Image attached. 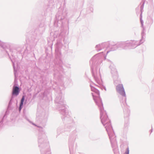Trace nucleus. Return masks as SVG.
I'll return each instance as SVG.
<instances>
[{
    "label": "nucleus",
    "instance_id": "1",
    "mask_svg": "<svg viewBox=\"0 0 154 154\" xmlns=\"http://www.w3.org/2000/svg\"><path fill=\"white\" fill-rule=\"evenodd\" d=\"M102 54H103L102 52L97 54L93 56L90 61L91 65V69L94 78L98 85L90 84L91 91L95 93L96 95L92 93L94 100L96 104L98 106L100 112V119L102 123L105 127L107 132L110 139L112 147L113 149H117V143L116 136L110 124V121L108 118L106 111L104 110L102 100L100 97V92L97 88L102 90L104 89L106 91V87L102 85V81L101 77L100 70V67L102 65L101 60L98 61L95 65L96 62L98 58L97 57Z\"/></svg>",
    "mask_w": 154,
    "mask_h": 154
},
{
    "label": "nucleus",
    "instance_id": "2",
    "mask_svg": "<svg viewBox=\"0 0 154 154\" xmlns=\"http://www.w3.org/2000/svg\"><path fill=\"white\" fill-rule=\"evenodd\" d=\"M38 145L41 154H51L48 142L45 134H39Z\"/></svg>",
    "mask_w": 154,
    "mask_h": 154
},
{
    "label": "nucleus",
    "instance_id": "3",
    "mask_svg": "<svg viewBox=\"0 0 154 154\" xmlns=\"http://www.w3.org/2000/svg\"><path fill=\"white\" fill-rule=\"evenodd\" d=\"M55 102L57 103V108L60 111V113L62 115L65 116L64 120L66 119L68 117V113L66 107L65 102L64 100L63 97L61 93L60 94L59 96H57L55 100Z\"/></svg>",
    "mask_w": 154,
    "mask_h": 154
},
{
    "label": "nucleus",
    "instance_id": "4",
    "mask_svg": "<svg viewBox=\"0 0 154 154\" xmlns=\"http://www.w3.org/2000/svg\"><path fill=\"white\" fill-rule=\"evenodd\" d=\"M116 91L122 96L125 97V103L124 105H126V94L125 89L122 84H119L116 86Z\"/></svg>",
    "mask_w": 154,
    "mask_h": 154
},
{
    "label": "nucleus",
    "instance_id": "5",
    "mask_svg": "<svg viewBox=\"0 0 154 154\" xmlns=\"http://www.w3.org/2000/svg\"><path fill=\"white\" fill-rule=\"evenodd\" d=\"M109 44V42H107L97 45L95 47V49L98 51H99L104 48L108 47Z\"/></svg>",
    "mask_w": 154,
    "mask_h": 154
},
{
    "label": "nucleus",
    "instance_id": "6",
    "mask_svg": "<svg viewBox=\"0 0 154 154\" xmlns=\"http://www.w3.org/2000/svg\"><path fill=\"white\" fill-rule=\"evenodd\" d=\"M128 41L129 48H134L140 45L139 41L131 40Z\"/></svg>",
    "mask_w": 154,
    "mask_h": 154
},
{
    "label": "nucleus",
    "instance_id": "7",
    "mask_svg": "<svg viewBox=\"0 0 154 154\" xmlns=\"http://www.w3.org/2000/svg\"><path fill=\"white\" fill-rule=\"evenodd\" d=\"M118 45L120 49H126L129 48L128 41L118 42Z\"/></svg>",
    "mask_w": 154,
    "mask_h": 154
},
{
    "label": "nucleus",
    "instance_id": "8",
    "mask_svg": "<svg viewBox=\"0 0 154 154\" xmlns=\"http://www.w3.org/2000/svg\"><path fill=\"white\" fill-rule=\"evenodd\" d=\"M109 68L111 69V72L112 76L117 77L118 76V72L114 64L111 63V64L109 66Z\"/></svg>",
    "mask_w": 154,
    "mask_h": 154
},
{
    "label": "nucleus",
    "instance_id": "9",
    "mask_svg": "<svg viewBox=\"0 0 154 154\" xmlns=\"http://www.w3.org/2000/svg\"><path fill=\"white\" fill-rule=\"evenodd\" d=\"M109 42V44L108 47L110 48V51H114L119 48V47L118 45V42L115 44L113 42Z\"/></svg>",
    "mask_w": 154,
    "mask_h": 154
},
{
    "label": "nucleus",
    "instance_id": "10",
    "mask_svg": "<svg viewBox=\"0 0 154 154\" xmlns=\"http://www.w3.org/2000/svg\"><path fill=\"white\" fill-rule=\"evenodd\" d=\"M124 116L125 118H126V122L125 125H127V126L128 123V117L129 116L130 114V111L129 109L128 108H126L124 110Z\"/></svg>",
    "mask_w": 154,
    "mask_h": 154
},
{
    "label": "nucleus",
    "instance_id": "11",
    "mask_svg": "<svg viewBox=\"0 0 154 154\" xmlns=\"http://www.w3.org/2000/svg\"><path fill=\"white\" fill-rule=\"evenodd\" d=\"M19 87L17 86H14L13 88L12 96L14 95L17 96L19 94Z\"/></svg>",
    "mask_w": 154,
    "mask_h": 154
},
{
    "label": "nucleus",
    "instance_id": "12",
    "mask_svg": "<svg viewBox=\"0 0 154 154\" xmlns=\"http://www.w3.org/2000/svg\"><path fill=\"white\" fill-rule=\"evenodd\" d=\"M142 34V38L139 41L140 43V44L143 43V42L144 41V39L145 38V36L144 35V33L143 31L141 33Z\"/></svg>",
    "mask_w": 154,
    "mask_h": 154
},
{
    "label": "nucleus",
    "instance_id": "13",
    "mask_svg": "<svg viewBox=\"0 0 154 154\" xmlns=\"http://www.w3.org/2000/svg\"><path fill=\"white\" fill-rule=\"evenodd\" d=\"M14 98V96H12L11 97V99H10V101H9V102L8 103V108H10L11 107V105H12L13 102V101Z\"/></svg>",
    "mask_w": 154,
    "mask_h": 154
},
{
    "label": "nucleus",
    "instance_id": "14",
    "mask_svg": "<svg viewBox=\"0 0 154 154\" xmlns=\"http://www.w3.org/2000/svg\"><path fill=\"white\" fill-rule=\"evenodd\" d=\"M5 115L3 117V118H0V129L2 128L3 126V119L5 117Z\"/></svg>",
    "mask_w": 154,
    "mask_h": 154
},
{
    "label": "nucleus",
    "instance_id": "15",
    "mask_svg": "<svg viewBox=\"0 0 154 154\" xmlns=\"http://www.w3.org/2000/svg\"><path fill=\"white\" fill-rule=\"evenodd\" d=\"M56 48L58 49L60 47H61L62 46L63 44L62 43L60 42H57L56 44Z\"/></svg>",
    "mask_w": 154,
    "mask_h": 154
},
{
    "label": "nucleus",
    "instance_id": "16",
    "mask_svg": "<svg viewBox=\"0 0 154 154\" xmlns=\"http://www.w3.org/2000/svg\"><path fill=\"white\" fill-rule=\"evenodd\" d=\"M0 45H1L3 49H5V44L2 43L0 40Z\"/></svg>",
    "mask_w": 154,
    "mask_h": 154
},
{
    "label": "nucleus",
    "instance_id": "17",
    "mask_svg": "<svg viewBox=\"0 0 154 154\" xmlns=\"http://www.w3.org/2000/svg\"><path fill=\"white\" fill-rule=\"evenodd\" d=\"M24 99H25V97L24 96H23L22 97L21 100L20 104L23 105V102H24Z\"/></svg>",
    "mask_w": 154,
    "mask_h": 154
},
{
    "label": "nucleus",
    "instance_id": "18",
    "mask_svg": "<svg viewBox=\"0 0 154 154\" xmlns=\"http://www.w3.org/2000/svg\"><path fill=\"white\" fill-rule=\"evenodd\" d=\"M144 3L145 1H143V2L142 3V5L140 7V10L141 11H142V10L143 9Z\"/></svg>",
    "mask_w": 154,
    "mask_h": 154
},
{
    "label": "nucleus",
    "instance_id": "19",
    "mask_svg": "<svg viewBox=\"0 0 154 154\" xmlns=\"http://www.w3.org/2000/svg\"><path fill=\"white\" fill-rule=\"evenodd\" d=\"M129 148H128V147L126 149V151L125 152L124 154H129Z\"/></svg>",
    "mask_w": 154,
    "mask_h": 154
},
{
    "label": "nucleus",
    "instance_id": "20",
    "mask_svg": "<svg viewBox=\"0 0 154 154\" xmlns=\"http://www.w3.org/2000/svg\"><path fill=\"white\" fill-rule=\"evenodd\" d=\"M140 20L141 24L142 26L143 27V21L142 20L141 18V14H140Z\"/></svg>",
    "mask_w": 154,
    "mask_h": 154
},
{
    "label": "nucleus",
    "instance_id": "21",
    "mask_svg": "<svg viewBox=\"0 0 154 154\" xmlns=\"http://www.w3.org/2000/svg\"><path fill=\"white\" fill-rule=\"evenodd\" d=\"M13 63V66L14 69V74L15 75L16 71H15V69L14 66V63L12 62Z\"/></svg>",
    "mask_w": 154,
    "mask_h": 154
},
{
    "label": "nucleus",
    "instance_id": "22",
    "mask_svg": "<svg viewBox=\"0 0 154 154\" xmlns=\"http://www.w3.org/2000/svg\"><path fill=\"white\" fill-rule=\"evenodd\" d=\"M23 105L20 104V106L19 109V111H20L23 107Z\"/></svg>",
    "mask_w": 154,
    "mask_h": 154
},
{
    "label": "nucleus",
    "instance_id": "23",
    "mask_svg": "<svg viewBox=\"0 0 154 154\" xmlns=\"http://www.w3.org/2000/svg\"><path fill=\"white\" fill-rule=\"evenodd\" d=\"M90 9L91 12H92L93 11V8H90Z\"/></svg>",
    "mask_w": 154,
    "mask_h": 154
},
{
    "label": "nucleus",
    "instance_id": "24",
    "mask_svg": "<svg viewBox=\"0 0 154 154\" xmlns=\"http://www.w3.org/2000/svg\"><path fill=\"white\" fill-rule=\"evenodd\" d=\"M116 81H114V84L115 85H116V84H117V83H116Z\"/></svg>",
    "mask_w": 154,
    "mask_h": 154
},
{
    "label": "nucleus",
    "instance_id": "25",
    "mask_svg": "<svg viewBox=\"0 0 154 154\" xmlns=\"http://www.w3.org/2000/svg\"><path fill=\"white\" fill-rule=\"evenodd\" d=\"M103 56H104L105 58L106 59V55H105V54H103Z\"/></svg>",
    "mask_w": 154,
    "mask_h": 154
},
{
    "label": "nucleus",
    "instance_id": "26",
    "mask_svg": "<svg viewBox=\"0 0 154 154\" xmlns=\"http://www.w3.org/2000/svg\"><path fill=\"white\" fill-rule=\"evenodd\" d=\"M151 133H152L153 131V129L152 128V129L151 130Z\"/></svg>",
    "mask_w": 154,
    "mask_h": 154
},
{
    "label": "nucleus",
    "instance_id": "27",
    "mask_svg": "<svg viewBox=\"0 0 154 154\" xmlns=\"http://www.w3.org/2000/svg\"><path fill=\"white\" fill-rule=\"evenodd\" d=\"M110 51H107L106 52V54L109 53Z\"/></svg>",
    "mask_w": 154,
    "mask_h": 154
},
{
    "label": "nucleus",
    "instance_id": "28",
    "mask_svg": "<svg viewBox=\"0 0 154 154\" xmlns=\"http://www.w3.org/2000/svg\"><path fill=\"white\" fill-rule=\"evenodd\" d=\"M69 150H70V152L71 153V149H70V147H69Z\"/></svg>",
    "mask_w": 154,
    "mask_h": 154
},
{
    "label": "nucleus",
    "instance_id": "29",
    "mask_svg": "<svg viewBox=\"0 0 154 154\" xmlns=\"http://www.w3.org/2000/svg\"><path fill=\"white\" fill-rule=\"evenodd\" d=\"M59 129H58V130H57V132H58L59 131Z\"/></svg>",
    "mask_w": 154,
    "mask_h": 154
},
{
    "label": "nucleus",
    "instance_id": "30",
    "mask_svg": "<svg viewBox=\"0 0 154 154\" xmlns=\"http://www.w3.org/2000/svg\"><path fill=\"white\" fill-rule=\"evenodd\" d=\"M54 76H55L56 75V74H55V73L54 74Z\"/></svg>",
    "mask_w": 154,
    "mask_h": 154
}]
</instances>
